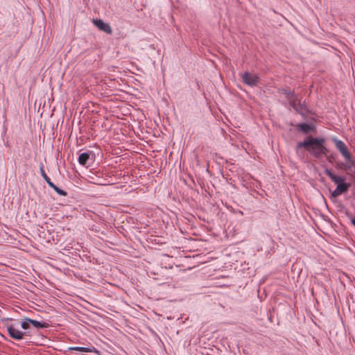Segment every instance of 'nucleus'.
Masks as SVG:
<instances>
[{
    "instance_id": "4",
    "label": "nucleus",
    "mask_w": 355,
    "mask_h": 355,
    "mask_svg": "<svg viewBox=\"0 0 355 355\" xmlns=\"http://www.w3.org/2000/svg\"><path fill=\"white\" fill-rule=\"evenodd\" d=\"M242 80L245 84L250 87H255L259 83V78L256 74L245 72L242 74Z\"/></svg>"
},
{
    "instance_id": "9",
    "label": "nucleus",
    "mask_w": 355,
    "mask_h": 355,
    "mask_svg": "<svg viewBox=\"0 0 355 355\" xmlns=\"http://www.w3.org/2000/svg\"><path fill=\"white\" fill-rule=\"evenodd\" d=\"M69 350L74 353L76 355H79V353L82 352H89V347H70Z\"/></svg>"
},
{
    "instance_id": "20",
    "label": "nucleus",
    "mask_w": 355,
    "mask_h": 355,
    "mask_svg": "<svg viewBox=\"0 0 355 355\" xmlns=\"http://www.w3.org/2000/svg\"><path fill=\"white\" fill-rule=\"evenodd\" d=\"M351 222L353 224V225L355 226V216L353 218H352Z\"/></svg>"
},
{
    "instance_id": "10",
    "label": "nucleus",
    "mask_w": 355,
    "mask_h": 355,
    "mask_svg": "<svg viewBox=\"0 0 355 355\" xmlns=\"http://www.w3.org/2000/svg\"><path fill=\"white\" fill-rule=\"evenodd\" d=\"M49 186L52 188L58 194L62 196H67V192L58 187L53 182H50Z\"/></svg>"
},
{
    "instance_id": "7",
    "label": "nucleus",
    "mask_w": 355,
    "mask_h": 355,
    "mask_svg": "<svg viewBox=\"0 0 355 355\" xmlns=\"http://www.w3.org/2000/svg\"><path fill=\"white\" fill-rule=\"evenodd\" d=\"M326 175L337 185L338 184L343 183L345 180V178L343 176H338L331 173L329 169L325 171Z\"/></svg>"
},
{
    "instance_id": "3",
    "label": "nucleus",
    "mask_w": 355,
    "mask_h": 355,
    "mask_svg": "<svg viewBox=\"0 0 355 355\" xmlns=\"http://www.w3.org/2000/svg\"><path fill=\"white\" fill-rule=\"evenodd\" d=\"M333 141L336 148L340 151L346 161L351 162V154L345 144L338 138H333Z\"/></svg>"
},
{
    "instance_id": "1",
    "label": "nucleus",
    "mask_w": 355,
    "mask_h": 355,
    "mask_svg": "<svg viewBox=\"0 0 355 355\" xmlns=\"http://www.w3.org/2000/svg\"><path fill=\"white\" fill-rule=\"evenodd\" d=\"M14 320L13 318H6L1 320L2 323L4 327L6 328L8 334L9 336L16 340H22L26 337L31 336L30 329L31 323H30L28 320H30L29 318H24L21 320L20 324L21 327L24 330L21 331L17 329L15 324H11L10 322Z\"/></svg>"
},
{
    "instance_id": "16",
    "label": "nucleus",
    "mask_w": 355,
    "mask_h": 355,
    "mask_svg": "<svg viewBox=\"0 0 355 355\" xmlns=\"http://www.w3.org/2000/svg\"><path fill=\"white\" fill-rule=\"evenodd\" d=\"M96 151H97L96 154H97L98 155H100V156H101V155H100V154H101V153H100V150H99V149H98V148H96ZM89 155H90V157H92V155H96V153H95L94 151H90ZM92 159V157H90V159Z\"/></svg>"
},
{
    "instance_id": "18",
    "label": "nucleus",
    "mask_w": 355,
    "mask_h": 355,
    "mask_svg": "<svg viewBox=\"0 0 355 355\" xmlns=\"http://www.w3.org/2000/svg\"><path fill=\"white\" fill-rule=\"evenodd\" d=\"M291 103L292 106L294 108H295V105H296L295 101H292Z\"/></svg>"
},
{
    "instance_id": "11",
    "label": "nucleus",
    "mask_w": 355,
    "mask_h": 355,
    "mask_svg": "<svg viewBox=\"0 0 355 355\" xmlns=\"http://www.w3.org/2000/svg\"><path fill=\"white\" fill-rule=\"evenodd\" d=\"M89 159V153H83L78 157V162L81 165H85Z\"/></svg>"
},
{
    "instance_id": "2",
    "label": "nucleus",
    "mask_w": 355,
    "mask_h": 355,
    "mask_svg": "<svg viewBox=\"0 0 355 355\" xmlns=\"http://www.w3.org/2000/svg\"><path fill=\"white\" fill-rule=\"evenodd\" d=\"M324 139L310 137L303 142L299 143L298 148L304 147L317 158H320L322 155H326L327 148L324 146Z\"/></svg>"
},
{
    "instance_id": "19",
    "label": "nucleus",
    "mask_w": 355,
    "mask_h": 355,
    "mask_svg": "<svg viewBox=\"0 0 355 355\" xmlns=\"http://www.w3.org/2000/svg\"><path fill=\"white\" fill-rule=\"evenodd\" d=\"M89 352H90V353H91V352H95V353L98 354V352H97L94 348V349H92V348H90Z\"/></svg>"
},
{
    "instance_id": "12",
    "label": "nucleus",
    "mask_w": 355,
    "mask_h": 355,
    "mask_svg": "<svg viewBox=\"0 0 355 355\" xmlns=\"http://www.w3.org/2000/svg\"><path fill=\"white\" fill-rule=\"evenodd\" d=\"M40 171L41 175L45 180V181L46 182L48 185L50 184V182H51V179L49 178V176L46 175V172L44 171V164H40Z\"/></svg>"
},
{
    "instance_id": "17",
    "label": "nucleus",
    "mask_w": 355,
    "mask_h": 355,
    "mask_svg": "<svg viewBox=\"0 0 355 355\" xmlns=\"http://www.w3.org/2000/svg\"><path fill=\"white\" fill-rule=\"evenodd\" d=\"M88 92H89V90L87 88H85L84 90L82 91V94H87Z\"/></svg>"
},
{
    "instance_id": "15",
    "label": "nucleus",
    "mask_w": 355,
    "mask_h": 355,
    "mask_svg": "<svg viewBox=\"0 0 355 355\" xmlns=\"http://www.w3.org/2000/svg\"><path fill=\"white\" fill-rule=\"evenodd\" d=\"M86 181L87 180L83 178H78L77 180H76V183L78 184V186L83 189V186H86Z\"/></svg>"
},
{
    "instance_id": "8",
    "label": "nucleus",
    "mask_w": 355,
    "mask_h": 355,
    "mask_svg": "<svg viewBox=\"0 0 355 355\" xmlns=\"http://www.w3.org/2000/svg\"><path fill=\"white\" fill-rule=\"evenodd\" d=\"M30 323H31V325H33L34 327L37 329H44L48 328L49 327V323L46 322H40L35 320H33L30 318V320H28Z\"/></svg>"
},
{
    "instance_id": "13",
    "label": "nucleus",
    "mask_w": 355,
    "mask_h": 355,
    "mask_svg": "<svg viewBox=\"0 0 355 355\" xmlns=\"http://www.w3.org/2000/svg\"><path fill=\"white\" fill-rule=\"evenodd\" d=\"M299 128L303 132L307 133L311 130L312 128L310 125L306 123H301L298 125Z\"/></svg>"
},
{
    "instance_id": "6",
    "label": "nucleus",
    "mask_w": 355,
    "mask_h": 355,
    "mask_svg": "<svg viewBox=\"0 0 355 355\" xmlns=\"http://www.w3.org/2000/svg\"><path fill=\"white\" fill-rule=\"evenodd\" d=\"M349 187V184L345 182L338 184L336 189L331 193V197L336 198L340 196L342 193H345L348 190Z\"/></svg>"
},
{
    "instance_id": "14",
    "label": "nucleus",
    "mask_w": 355,
    "mask_h": 355,
    "mask_svg": "<svg viewBox=\"0 0 355 355\" xmlns=\"http://www.w3.org/2000/svg\"><path fill=\"white\" fill-rule=\"evenodd\" d=\"M98 178L99 177H97V175H95V177L90 175V177H89L90 183L95 184H100V185L104 184L103 180H99Z\"/></svg>"
},
{
    "instance_id": "5",
    "label": "nucleus",
    "mask_w": 355,
    "mask_h": 355,
    "mask_svg": "<svg viewBox=\"0 0 355 355\" xmlns=\"http://www.w3.org/2000/svg\"><path fill=\"white\" fill-rule=\"evenodd\" d=\"M94 24L101 31L107 33L111 34L112 33V30L109 24L105 23L101 19H93Z\"/></svg>"
}]
</instances>
